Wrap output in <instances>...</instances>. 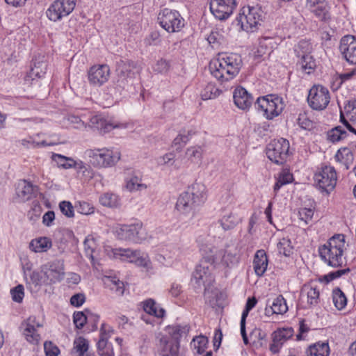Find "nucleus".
Returning <instances> with one entry per match:
<instances>
[{"instance_id":"f257e3e1","label":"nucleus","mask_w":356,"mask_h":356,"mask_svg":"<svg viewBox=\"0 0 356 356\" xmlns=\"http://www.w3.org/2000/svg\"><path fill=\"white\" fill-rule=\"evenodd\" d=\"M207 200L206 186L195 182L179 196L175 208L184 220H192Z\"/></svg>"},{"instance_id":"f03ea898","label":"nucleus","mask_w":356,"mask_h":356,"mask_svg":"<svg viewBox=\"0 0 356 356\" xmlns=\"http://www.w3.org/2000/svg\"><path fill=\"white\" fill-rule=\"evenodd\" d=\"M242 59L236 54L220 55L212 60L209 65L211 75L221 83L229 81L236 77L241 68Z\"/></svg>"},{"instance_id":"7ed1b4c3","label":"nucleus","mask_w":356,"mask_h":356,"mask_svg":"<svg viewBox=\"0 0 356 356\" xmlns=\"http://www.w3.org/2000/svg\"><path fill=\"white\" fill-rule=\"evenodd\" d=\"M345 236L337 234L332 236L324 245L318 248L321 259L328 266L339 268L345 262L343 252L345 250Z\"/></svg>"},{"instance_id":"20e7f679","label":"nucleus","mask_w":356,"mask_h":356,"mask_svg":"<svg viewBox=\"0 0 356 356\" xmlns=\"http://www.w3.org/2000/svg\"><path fill=\"white\" fill-rule=\"evenodd\" d=\"M265 14L259 5L243 7L236 17L237 25L246 32H254L261 26Z\"/></svg>"},{"instance_id":"39448f33","label":"nucleus","mask_w":356,"mask_h":356,"mask_svg":"<svg viewBox=\"0 0 356 356\" xmlns=\"http://www.w3.org/2000/svg\"><path fill=\"white\" fill-rule=\"evenodd\" d=\"M255 106L259 111L262 112L266 119L270 120L282 113L285 104L282 97L270 94L258 97Z\"/></svg>"},{"instance_id":"423d86ee","label":"nucleus","mask_w":356,"mask_h":356,"mask_svg":"<svg viewBox=\"0 0 356 356\" xmlns=\"http://www.w3.org/2000/svg\"><path fill=\"white\" fill-rule=\"evenodd\" d=\"M86 154L90 163L99 168L113 166L120 159L119 152L108 148L88 149Z\"/></svg>"},{"instance_id":"0eeeda50","label":"nucleus","mask_w":356,"mask_h":356,"mask_svg":"<svg viewBox=\"0 0 356 356\" xmlns=\"http://www.w3.org/2000/svg\"><path fill=\"white\" fill-rule=\"evenodd\" d=\"M157 22L168 33L178 32L184 26V19L179 13L168 8H165L159 12Z\"/></svg>"},{"instance_id":"6e6552de","label":"nucleus","mask_w":356,"mask_h":356,"mask_svg":"<svg viewBox=\"0 0 356 356\" xmlns=\"http://www.w3.org/2000/svg\"><path fill=\"white\" fill-rule=\"evenodd\" d=\"M289 142L283 138L270 141L266 149L267 157L276 164H283L289 156Z\"/></svg>"},{"instance_id":"1a4fd4ad","label":"nucleus","mask_w":356,"mask_h":356,"mask_svg":"<svg viewBox=\"0 0 356 356\" xmlns=\"http://www.w3.org/2000/svg\"><path fill=\"white\" fill-rule=\"evenodd\" d=\"M119 239L141 243L147 238V233L141 223L122 225L116 230Z\"/></svg>"},{"instance_id":"9d476101","label":"nucleus","mask_w":356,"mask_h":356,"mask_svg":"<svg viewBox=\"0 0 356 356\" xmlns=\"http://www.w3.org/2000/svg\"><path fill=\"white\" fill-rule=\"evenodd\" d=\"M330 95L328 89L321 85L313 86L309 91L307 102L309 106L316 111L325 109L330 103Z\"/></svg>"},{"instance_id":"9b49d317","label":"nucleus","mask_w":356,"mask_h":356,"mask_svg":"<svg viewBox=\"0 0 356 356\" xmlns=\"http://www.w3.org/2000/svg\"><path fill=\"white\" fill-rule=\"evenodd\" d=\"M316 186L327 194L332 191L337 184V172L332 166L325 165L314 175Z\"/></svg>"},{"instance_id":"f8f14e48","label":"nucleus","mask_w":356,"mask_h":356,"mask_svg":"<svg viewBox=\"0 0 356 356\" xmlns=\"http://www.w3.org/2000/svg\"><path fill=\"white\" fill-rule=\"evenodd\" d=\"M76 0H56L46 11L47 17L53 22L60 20L74 9Z\"/></svg>"},{"instance_id":"ddd939ff","label":"nucleus","mask_w":356,"mask_h":356,"mask_svg":"<svg viewBox=\"0 0 356 356\" xmlns=\"http://www.w3.org/2000/svg\"><path fill=\"white\" fill-rule=\"evenodd\" d=\"M238 250L235 245H227L225 250H220L212 255L209 261L211 264H222L225 267L232 268L239 262Z\"/></svg>"},{"instance_id":"4468645a","label":"nucleus","mask_w":356,"mask_h":356,"mask_svg":"<svg viewBox=\"0 0 356 356\" xmlns=\"http://www.w3.org/2000/svg\"><path fill=\"white\" fill-rule=\"evenodd\" d=\"M42 273L46 277L47 284L60 282L64 276L63 261L55 259L42 266Z\"/></svg>"},{"instance_id":"2eb2a0df","label":"nucleus","mask_w":356,"mask_h":356,"mask_svg":"<svg viewBox=\"0 0 356 356\" xmlns=\"http://www.w3.org/2000/svg\"><path fill=\"white\" fill-rule=\"evenodd\" d=\"M236 6L235 0H211L210 10L216 19L225 20L229 17Z\"/></svg>"},{"instance_id":"dca6fc26","label":"nucleus","mask_w":356,"mask_h":356,"mask_svg":"<svg viewBox=\"0 0 356 356\" xmlns=\"http://www.w3.org/2000/svg\"><path fill=\"white\" fill-rule=\"evenodd\" d=\"M135 67L134 63L129 60H120L117 63L116 71L118 76L116 87L124 90L131 79L132 70Z\"/></svg>"},{"instance_id":"f3484780","label":"nucleus","mask_w":356,"mask_h":356,"mask_svg":"<svg viewBox=\"0 0 356 356\" xmlns=\"http://www.w3.org/2000/svg\"><path fill=\"white\" fill-rule=\"evenodd\" d=\"M113 257L122 261L136 263L138 266H147L148 260L143 257L139 250H133L129 248H115L112 250Z\"/></svg>"},{"instance_id":"a211bd4d","label":"nucleus","mask_w":356,"mask_h":356,"mask_svg":"<svg viewBox=\"0 0 356 356\" xmlns=\"http://www.w3.org/2000/svg\"><path fill=\"white\" fill-rule=\"evenodd\" d=\"M339 51L348 63L356 65V38L355 36L350 35L343 36L340 40Z\"/></svg>"},{"instance_id":"6ab92c4d","label":"nucleus","mask_w":356,"mask_h":356,"mask_svg":"<svg viewBox=\"0 0 356 356\" xmlns=\"http://www.w3.org/2000/svg\"><path fill=\"white\" fill-rule=\"evenodd\" d=\"M209 258L210 257H207L204 260H202L195 267L193 273L192 282H195L196 285L195 287L197 288H200L207 282L210 283L212 281L209 265V264H211V262L209 261Z\"/></svg>"},{"instance_id":"aec40b11","label":"nucleus","mask_w":356,"mask_h":356,"mask_svg":"<svg viewBox=\"0 0 356 356\" xmlns=\"http://www.w3.org/2000/svg\"><path fill=\"white\" fill-rule=\"evenodd\" d=\"M294 331L292 327L278 328L272 333V343L269 349L273 353H278L283 344L292 337Z\"/></svg>"},{"instance_id":"412c9836","label":"nucleus","mask_w":356,"mask_h":356,"mask_svg":"<svg viewBox=\"0 0 356 356\" xmlns=\"http://www.w3.org/2000/svg\"><path fill=\"white\" fill-rule=\"evenodd\" d=\"M113 329L103 323L101 327L99 339L97 342V350L100 356H114L112 344L108 342V339Z\"/></svg>"},{"instance_id":"4be33fe9","label":"nucleus","mask_w":356,"mask_h":356,"mask_svg":"<svg viewBox=\"0 0 356 356\" xmlns=\"http://www.w3.org/2000/svg\"><path fill=\"white\" fill-rule=\"evenodd\" d=\"M110 76V68L107 65H94L88 72L90 83L96 86H100L106 83Z\"/></svg>"},{"instance_id":"5701e85b","label":"nucleus","mask_w":356,"mask_h":356,"mask_svg":"<svg viewBox=\"0 0 356 356\" xmlns=\"http://www.w3.org/2000/svg\"><path fill=\"white\" fill-rule=\"evenodd\" d=\"M307 8L322 22L330 19L329 6L325 0H307Z\"/></svg>"},{"instance_id":"b1692460","label":"nucleus","mask_w":356,"mask_h":356,"mask_svg":"<svg viewBox=\"0 0 356 356\" xmlns=\"http://www.w3.org/2000/svg\"><path fill=\"white\" fill-rule=\"evenodd\" d=\"M35 318L29 317L26 321L23 322L21 327L23 329V334L26 341L33 344H38L40 340V335L38 333L36 327L42 325L40 323L35 325Z\"/></svg>"},{"instance_id":"393cba45","label":"nucleus","mask_w":356,"mask_h":356,"mask_svg":"<svg viewBox=\"0 0 356 356\" xmlns=\"http://www.w3.org/2000/svg\"><path fill=\"white\" fill-rule=\"evenodd\" d=\"M233 98L235 105L241 110L250 108L254 97L244 88L237 87L233 94Z\"/></svg>"},{"instance_id":"a878e982","label":"nucleus","mask_w":356,"mask_h":356,"mask_svg":"<svg viewBox=\"0 0 356 356\" xmlns=\"http://www.w3.org/2000/svg\"><path fill=\"white\" fill-rule=\"evenodd\" d=\"M160 356H179V341L162 335L159 339Z\"/></svg>"},{"instance_id":"bb28decb","label":"nucleus","mask_w":356,"mask_h":356,"mask_svg":"<svg viewBox=\"0 0 356 356\" xmlns=\"http://www.w3.org/2000/svg\"><path fill=\"white\" fill-rule=\"evenodd\" d=\"M47 64L44 60L36 61L33 63V66L30 72L24 77L26 84H32L35 78H41L46 73Z\"/></svg>"},{"instance_id":"cd10ccee","label":"nucleus","mask_w":356,"mask_h":356,"mask_svg":"<svg viewBox=\"0 0 356 356\" xmlns=\"http://www.w3.org/2000/svg\"><path fill=\"white\" fill-rule=\"evenodd\" d=\"M254 270L257 275L262 276L268 266V258L264 250H257L253 260Z\"/></svg>"},{"instance_id":"c85d7f7f","label":"nucleus","mask_w":356,"mask_h":356,"mask_svg":"<svg viewBox=\"0 0 356 356\" xmlns=\"http://www.w3.org/2000/svg\"><path fill=\"white\" fill-rule=\"evenodd\" d=\"M90 123L92 128L102 134L108 133L118 127V125L111 123L100 115L92 116L90 120Z\"/></svg>"},{"instance_id":"c756f323","label":"nucleus","mask_w":356,"mask_h":356,"mask_svg":"<svg viewBox=\"0 0 356 356\" xmlns=\"http://www.w3.org/2000/svg\"><path fill=\"white\" fill-rule=\"evenodd\" d=\"M33 186L26 180H20L16 188V194L22 202L29 200L33 196Z\"/></svg>"},{"instance_id":"7c9ffc66","label":"nucleus","mask_w":356,"mask_h":356,"mask_svg":"<svg viewBox=\"0 0 356 356\" xmlns=\"http://www.w3.org/2000/svg\"><path fill=\"white\" fill-rule=\"evenodd\" d=\"M305 353L306 356H329L330 350L327 342L318 341L310 345Z\"/></svg>"},{"instance_id":"2f4dec72","label":"nucleus","mask_w":356,"mask_h":356,"mask_svg":"<svg viewBox=\"0 0 356 356\" xmlns=\"http://www.w3.org/2000/svg\"><path fill=\"white\" fill-rule=\"evenodd\" d=\"M190 327L188 325L175 324L166 327V332L170 336V340L178 341L187 336Z\"/></svg>"},{"instance_id":"473e14b6","label":"nucleus","mask_w":356,"mask_h":356,"mask_svg":"<svg viewBox=\"0 0 356 356\" xmlns=\"http://www.w3.org/2000/svg\"><path fill=\"white\" fill-rule=\"evenodd\" d=\"M42 135L43 134H38L35 136H30L29 139H23L21 140V144L23 146L26 147L28 148H37L47 146H53L56 144V143L51 141L48 142L44 139L40 140V138Z\"/></svg>"},{"instance_id":"72a5a7b5","label":"nucleus","mask_w":356,"mask_h":356,"mask_svg":"<svg viewBox=\"0 0 356 356\" xmlns=\"http://www.w3.org/2000/svg\"><path fill=\"white\" fill-rule=\"evenodd\" d=\"M51 247V241L47 237L33 239L29 244L30 249L35 252H47Z\"/></svg>"},{"instance_id":"f704fd0d","label":"nucleus","mask_w":356,"mask_h":356,"mask_svg":"<svg viewBox=\"0 0 356 356\" xmlns=\"http://www.w3.org/2000/svg\"><path fill=\"white\" fill-rule=\"evenodd\" d=\"M335 159L344 165L346 170L350 168L354 160L353 154L348 147L340 148L335 155Z\"/></svg>"},{"instance_id":"c9c22d12","label":"nucleus","mask_w":356,"mask_h":356,"mask_svg":"<svg viewBox=\"0 0 356 356\" xmlns=\"http://www.w3.org/2000/svg\"><path fill=\"white\" fill-rule=\"evenodd\" d=\"M277 43L275 39L270 37H264L259 39L257 49L258 53L261 55L270 54L275 48Z\"/></svg>"},{"instance_id":"e433bc0d","label":"nucleus","mask_w":356,"mask_h":356,"mask_svg":"<svg viewBox=\"0 0 356 356\" xmlns=\"http://www.w3.org/2000/svg\"><path fill=\"white\" fill-rule=\"evenodd\" d=\"M250 339L253 344L260 347L266 346L267 334L259 328H254L250 333Z\"/></svg>"},{"instance_id":"4c0bfd02","label":"nucleus","mask_w":356,"mask_h":356,"mask_svg":"<svg viewBox=\"0 0 356 356\" xmlns=\"http://www.w3.org/2000/svg\"><path fill=\"white\" fill-rule=\"evenodd\" d=\"M125 187L129 192L132 193L145 190L147 185L142 183L141 178L134 175L126 179Z\"/></svg>"},{"instance_id":"58836bf2","label":"nucleus","mask_w":356,"mask_h":356,"mask_svg":"<svg viewBox=\"0 0 356 356\" xmlns=\"http://www.w3.org/2000/svg\"><path fill=\"white\" fill-rule=\"evenodd\" d=\"M158 305L152 299H149L144 302L143 309L145 312L154 315L157 318H163L165 315V310L163 308H158Z\"/></svg>"},{"instance_id":"ea45409f","label":"nucleus","mask_w":356,"mask_h":356,"mask_svg":"<svg viewBox=\"0 0 356 356\" xmlns=\"http://www.w3.org/2000/svg\"><path fill=\"white\" fill-rule=\"evenodd\" d=\"M99 200L102 205L110 208L118 207L120 204L118 196L109 192L102 194Z\"/></svg>"},{"instance_id":"a19ab883","label":"nucleus","mask_w":356,"mask_h":356,"mask_svg":"<svg viewBox=\"0 0 356 356\" xmlns=\"http://www.w3.org/2000/svg\"><path fill=\"white\" fill-rule=\"evenodd\" d=\"M312 47L311 43L307 40H300L294 47V53L299 58H305L311 55Z\"/></svg>"},{"instance_id":"79ce46f5","label":"nucleus","mask_w":356,"mask_h":356,"mask_svg":"<svg viewBox=\"0 0 356 356\" xmlns=\"http://www.w3.org/2000/svg\"><path fill=\"white\" fill-rule=\"evenodd\" d=\"M305 291H306L307 302L309 307L316 306L319 300V291L316 287L305 286L302 292Z\"/></svg>"},{"instance_id":"37998d69","label":"nucleus","mask_w":356,"mask_h":356,"mask_svg":"<svg viewBox=\"0 0 356 356\" xmlns=\"http://www.w3.org/2000/svg\"><path fill=\"white\" fill-rule=\"evenodd\" d=\"M332 296L334 305L338 310H341L346 306V296L339 288L333 289Z\"/></svg>"},{"instance_id":"c03bdc74","label":"nucleus","mask_w":356,"mask_h":356,"mask_svg":"<svg viewBox=\"0 0 356 356\" xmlns=\"http://www.w3.org/2000/svg\"><path fill=\"white\" fill-rule=\"evenodd\" d=\"M293 175L286 170H282L277 175V181L274 185V191L277 193L280 188L293 181Z\"/></svg>"},{"instance_id":"a18cd8bd","label":"nucleus","mask_w":356,"mask_h":356,"mask_svg":"<svg viewBox=\"0 0 356 356\" xmlns=\"http://www.w3.org/2000/svg\"><path fill=\"white\" fill-rule=\"evenodd\" d=\"M270 310L273 313L282 314L287 312L288 307L282 296H277L272 302Z\"/></svg>"},{"instance_id":"49530a36","label":"nucleus","mask_w":356,"mask_h":356,"mask_svg":"<svg viewBox=\"0 0 356 356\" xmlns=\"http://www.w3.org/2000/svg\"><path fill=\"white\" fill-rule=\"evenodd\" d=\"M186 158L192 163H199L202 156V149L200 146L191 147L185 153Z\"/></svg>"},{"instance_id":"de8ad7c7","label":"nucleus","mask_w":356,"mask_h":356,"mask_svg":"<svg viewBox=\"0 0 356 356\" xmlns=\"http://www.w3.org/2000/svg\"><path fill=\"white\" fill-rule=\"evenodd\" d=\"M52 160L55 161L59 167L65 169L73 168L76 164V161L70 157H66L61 154H54L52 155Z\"/></svg>"},{"instance_id":"09e8293b","label":"nucleus","mask_w":356,"mask_h":356,"mask_svg":"<svg viewBox=\"0 0 356 356\" xmlns=\"http://www.w3.org/2000/svg\"><path fill=\"white\" fill-rule=\"evenodd\" d=\"M238 217L232 213L224 216L220 220V226L225 231L233 229L238 224Z\"/></svg>"},{"instance_id":"8fccbe9b","label":"nucleus","mask_w":356,"mask_h":356,"mask_svg":"<svg viewBox=\"0 0 356 356\" xmlns=\"http://www.w3.org/2000/svg\"><path fill=\"white\" fill-rule=\"evenodd\" d=\"M221 90L217 88L214 84L208 83L201 92L203 100L214 99L220 95Z\"/></svg>"},{"instance_id":"3c124183","label":"nucleus","mask_w":356,"mask_h":356,"mask_svg":"<svg viewBox=\"0 0 356 356\" xmlns=\"http://www.w3.org/2000/svg\"><path fill=\"white\" fill-rule=\"evenodd\" d=\"M158 165L173 166L174 169L177 170L179 166L175 164V154L173 152L167 153L156 159Z\"/></svg>"},{"instance_id":"603ef678","label":"nucleus","mask_w":356,"mask_h":356,"mask_svg":"<svg viewBox=\"0 0 356 356\" xmlns=\"http://www.w3.org/2000/svg\"><path fill=\"white\" fill-rule=\"evenodd\" d=\"M347 131L341 126H337L332 129L327 133L328 139L332 143L338 142L347 136Z\"/></svg>"},{"instance_id":"864d4df0","label":"nucleus","mask_w":356,"mask_h":356,"mask_svg":"<svg viewBox=\"0 0 356 356\" xmlns=\"http://www.w3.org/2000/svg\"><path fill=\"white\" fill-rule=\"evenodd\" d=\"M277 249L280 254L285 257H289L293 253V246L290 239L286 238H282L277 243Z\"/></svg>"},{"instance_id":"5fc2aeb1","label":"nucleus","mask_w":356,"mask_h":356,"mask_svg":"<svg viewBox=\"0 0 356 356\" xmlns=\"http://www.w3.org/2000/svg\"><path fill=\"white\" fill-rule=\"evenodd\" d=\"M298 63L301 66V68L307 74H310L312 70L316 67V62L312 56H309L305 58H300Z\"/></svg>"},{"instance_id":"6e6d98bb","label":"nucleus","mask_w":356,"mask_h":356,"mask_svg":"<svg viewBox=\"0 0 356 356\" xmlns=\"http://www.w3.org/2000/svg\"><path fill=\"white\" fill-rule=\"evenodd\" d=\"M74 349L79 353V356H83L88 350V341L85 338L79 337L74 341Z\"/></svg>"},{"instance_id":"4d7b16f0","label":"nucleus","mask_w":356,"mask_h":356,"mask_svg":"<svg viewBox=\"0 0 356 356\" xmlns=\"http://www.w3.org/2000/svg\"><path fill=\"white\" fill-rule=\"evenodd\" d=\"M88 314L86 312H76L74 313L73 321L77 329L83 327L86 323H88Z\"/></svg>"},{"instance_id":"13d9d810","label":"nucleus","mask_w":356,"mask_h":356,"mask_svg":"<svg viewBox=\"0 0 356 356\" xmlns=\"http://www.w3.org/2000/svg\"><path fill=\"white\" fill-rule=\"evenodd\" d=\"M193 348L196 350V353L198 354L203 353L207 346L208 339L207 337L203 336H200L193 339Z\"/></svg>"},{"instance_id":"bf43d9fd","label":"nucleus","mask_w":356,"mask_h":356,"mask_svg":"<svg viewBox=\"0 0 356 356\" xmlns=\"http://www.w3.org/2000/svg\"><path fill=\"white\" fill-rule=\"evenodd\" d=\"M30 280L32 284L35 287L41 286L42 284H48L46 277L42 273V270L40 272L33 271L30 275Z\"/></svg>"},{"instance_id":"052dcab7","label":"nucleus","mask_w":356,"mask_h":356,"mask_svg":"<svg viewBox=\"0 0 356 356\" xmlns=\"http://www.w3.org/2000/svg\"><path fill=\"white\" fill-rule=\"evenodd\" d=\"M171 67L170 62L163 58H160L157 60L153 67L154 72L161 74L167 73Z\"/></svg>"},{"instance_id":"680f3d73","label":"nucleus","mask_w":356,"mask_h":356,"mask_svg":"<svg viewBox=\"0 0 356 356\" xmlns=\"http://www.w3.org/2000/svg\"><path fill=\"white\" fill-rule=\"evenodd\" d=\"M344 109L349 120L352 123H356V100L349 101Z\"/></svg>"},{"instance_id":"e2e57ef3","label":"nucleus","mask_w":356,"mask_h":356,"mask_svg":"<svg viewBox=\"0 0 356 356\" xmlns=\"http://www.w3.org/2000/svg\"><path fill=\"white\" fill-rule=\"evenodd\" d=\"M61 213L67 218H72L74 216V207L69 201H62L59 204Z\"/></svg>"},{"instance_id":"0e129e2a","label":"nucleus","mask_w":356,"mask_h":356,"mask_svg":"<svg viewBox=\"0 0 356 356\" xmlns=\"http://www.w3.org/2000/svg\"><path fill=\"white\" fill-rule=\"evenodd\" d=\"M24 289L22 284H18L10 290L13 300L20 303L22 302L24 296Z\"/></svg>"},{"instance_id":"69168bd1","label":"nucleus","mask_w":356,"mask_h":356,"mask_svg":"<svg viewBox=\"0 0 356 356\" xmlns=\"http://www.w3.org/2000/svg\"><path fill=\"white\" fill-rule=\"evenodd\" d=\"M108 280L111 282L113 285L111 286V289L115 290L118 295H123L124 291V283L116 277H108Z\"/></svg>"},{"instance_id":"338daca9","label":"nucleus","mask_w":356,"mask_h":356,"mask_svg":"<svg viewBox=\"0 0 356 356\" xmlns=\"http://www.w3.org/2000/svg\"><path fill=\"white\" fill-rule=\"evenodd\" d=\"M44 349L46 356H58L60 353L59 348L51 341L44 343Z\"/></svg>"},{"instance_id":"774afa93","label":"nucleus","mask_w":356,"mask_h":356,"mask_svg":"<svg viewBox=\"0 0 356 356\" xmlns=\"http://www.w3.org/2000/svg\"><path fill=\"white\" fill-rule=\"evenodd\" d=\"M300 219L305 223H308L314 216V211L312 209L302 208L298 211Z\"/></svg>"}]
</instances>
